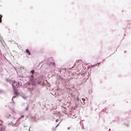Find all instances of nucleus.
Returning a JSON list of instances; mask_svg holds the SVG:
<instances>
[{
    "label": "nucleus",
    "instance_id": "f257e3e1",
    "mask_svg": "<svg viewBox=\"0 0 131 131\" xmlns=\"http://www.w3.org/2000/svg\"><path fill=\"white\" fill-rule=\"evenodd\" d=\"M30 82L32 85H35L36 84V82H35V80L33 78V76H31V78H30Z\"/></svg>",
    "mask_w": 131,
    "mask_h": 131
},
{
    "label": "nucleus",
    "instance_id": "f03ea898",
    "mask_svg": "<svg viewBox=\"0 0 131 131\" xmlns=\"http://www.w3.org/2000/svg\"><path fill=\"white\" fill-rule=\"evenodd\" d=\"M26 52L28 54V55H31V53L28 49H27L26 50Z\"/></svg>",
    "mask_w": 131,
    "mask_h": 131
},
{
    "label": "nucleus",
    "instance_id": "7ed1b4c3",
    "mask_svg": "<svg viewBox=\"0 0 131 131\" xmlns=\"http://www.w3.org/2000/svg\"><path fill=\"white\" fill-rule=\"evenodd\" d=\"M88 73H85V74H84L83 75V77H85V76L87 75V77H85V78H88Z\"/></svg>",
    "mask_w": 131,
    "mask_h": 131
},
{
    "label": "nucleus",
    "instance_id": "20e7f679",
    "mask_svg": "<svg viewBox=\"0 0 131 131\" xmlns=\"http://www.w3.org/2000/svg\"><path fill=\"white\" fill-rule=\"evenodd\" d=\"M2 15H0V23L2 22Z\"/></svg>",
    "mask_w": 131,
    "mask_h": 131
},
{
    "label": "nucleus",
    "instance_id": "39448f33",
    "mask_svg": "<svg viewBox=\"0 0 131 131\" xmlns=\"http://www.w3.org/2000/svg\"><path fill=\"white\" fill-rule=\"evenodd\" d=\"M34 70H32L31 71V72L32 74H33L34 72Z\"/></svg>",
    "mask_w": 131,
    "mask_h": 131
},
{
    "label": "nucleus",
    "instance_id": "423d86ee",
    "mask_svg": "<svg viewBox=\"0 0 131 131\" xmlns=\"http://www.w3.org/2000/svg\"><path fill=\"white\" fill-rule=\"evenodd\" d=\"M24 117V116L23 115H22V116L19 118L18 119H19H19L21 118H23Z\"/></svg>",
    "mask_w": 131,
    "mask_h": 131
},
{
    "label": "nucleus",
    "instance_id": "0eeeda50",
    "mask_svg": "<svg viewBox=\"0 0 131 131\" xmlns=\"http://www.w3.org/2000/svg\"><path fill=\"white\" fill-rule=\"evenodd\" d=\"M82 101H85V99L82 98Z\"/></svg>",
    "mask_w": 131,
    "mask_h": 131
},
{
    "label": "nucleus",
    "instance_id": "6e6552de",
    "mask_svg": "<svg viewBox=\"0 0 131 131\" xmlns=\"http://www.w3.org/2000/svg\"><path fill=\"white\" fill-rule=\"evenodd\" d=\"M28 107H27L26 108V110L27 111H28Z\"/></svg>",
    "mask_w": 131,
    "mask_h": 131
},
{
    "label": "nucleus",
    "instance_id": "1a4fd4ad",
    "mask_svg": "<svg viewBox=\"0 0 131 131\" xmlns=\"http://www.w3.org/2000/svg\"><path fill=\"white\" fill-rule=\"evenodd\" d=\"M12 86H13V89H14V87H15V86H14V85H13V84H12Z\"/></svg>",
    "mask_w": 131,
    "mask_h": 131
},
{
    "label": "nucleus",
    "instance_id": "9d476101",
    "mask_svg": "<svg viewBox=\"0 0 131 131\" xmlns=\"http://www.w3.org/2000/svg\"><path fill=\"white\" fill-rule=\"evenodd\" d=\"M58 120H56V122H57Z\"/></svg>",
    "mask_w": 131,
    "mask_h": 131
},
{
    "label": "nucleus",
    "instance_id": "9b49d317",
    "mask_svg": "<svg viewBox=\"0 0 131 131\" xmlns=\"http://www.w3.org/2000/svg\"><path fill=\"white\" fill-rule=\"evenodd\" d=\"M68 129H69V127H68Z\"/></svg>",
    "mask_w": 131,
    "mask_h": 131
},
{
    "label": "nucleus",
    "instance_id": "f8f14e48",
    "mask_svg": "<svg viewBox=\"0 0 131 131\" xmlns=\"http://www.w3.org/2000/svg\"><path fill=\"white\" fill-rule=\"evenodd\" d=\"M2 125V124H0V125Z\"/></svg>",
    "mask_w": 131,
    "mask_h": 131
},
{
    "label": "nucleus",
    "instance_id": "ddd939ff",
    "mask_svg": "<svg viewBox=\"0 0 131 131\" xmlns=\"http://www.w3.org/2000/svg\"><path fill=\"white\" fill-rule=\"evenodd\" d=\"M29 131H30V129L29 130Z\"/></svg>",
    "mask_w": 131,
    "mask_h": 131
},
{
    "label": "nucleus",
    "instance_id": "4468645a",
    "mask_svg": "<svg viewBox=\"0 0 131 131\" xmlns=\"http://www.w3.org/2000/svg\"><path fill=\"white\" fill-rule=\"evenodd\" d=\"M127 126H128V125H127Z\"/></svg>",
    "mask_w": 131,
    "mask_h": 131
},
{
    "label": "nucleus",
    "instance_id": "2eb2a0df",
    "mask_svg": "<svg viewBox=\"0 0 131 131\" xmlns=\"http://www.w3.org/2000/svg\"><path fill=\"white\" fill-rule=\"evenodd\" d=\"M14 119H15V118L14 117Z\"/></svg>",
    "mask_w": 131,
    "mask_h": 131
},
{
    "label": "nucleus",
    "instance_id": "dca6fc26",
    "mask_svg": "<svg viewBox=\"0 0 131 131\" xmlns=\"http://www.w3.org/2000/svg\"><path fill=\"white\" fill-rule=\"evenodd\" d=\"M84 103H85V102H84Z\"/></svg>",
    "mask_w": 131,
    "mask_h": 131
}]
</instances>
